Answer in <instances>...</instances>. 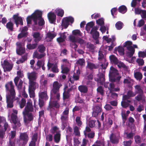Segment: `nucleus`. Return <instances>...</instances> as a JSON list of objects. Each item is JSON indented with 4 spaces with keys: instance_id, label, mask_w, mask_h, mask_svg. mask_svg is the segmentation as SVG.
<instances>
[{
    "instance_id": "nucleus-1",
    "label": "nucleus",
    "mask_w": 146,
    "mask_h": 146,
    "mask_svg": "<svg viewBox=\"0 0 146 146\" xmlns=\"http://www.w3.org/2000/svg\"><path fill=\"white\" fill-rule=\"evenodd\" d=\"M62 85L57 82H55L53 85V88L51 91L50 100V102L49 108L55 107L58 108L59 104L58 101L60 99V94L59 93V89Z\"/></svg>"
},
{
    "instance_id": "nucleus-2",
    "label": "nucleus",
    "mask_w": 146,
    "mask_h": 146,
    "mask_svg": "<svg viewBox=\"0 0 146 146\" xmlns=\"http://www.w3.org/2000/svg\"><path fill=\"white\" fill-rule=\"evenodd\" d=\"M42 12L39 10H36L31 16H28L27 18V22L28 24H31L32 21H33L35 25L38 24L39 26L43 25L44 21L42 17Z\"/></svg>"
},
{
    "instance_id": "nucleus-3",
    "label": "nucleus",
    "mask_w": 146,
    "mask_h": 146,
    "mask_svg": "<svg viewBox=\"0 0 146 146\" xmlns=\"http://www.w3.org/2000/svg\"><path fill=\"white\" fill-rule=\"evenodd\" d=\"M33 110L32 102L30 99H28L27 105L23 112L24 116V121L25 123L27 124L29 121L33 119V117L32 113L29 112H32Z\"/></svg>"
},
{
    "instance_id": "nucleus-4",
    "label": "nucleus",
    "mask_w": 146,
    "mask_h": 146,
    "mask_svg": "<svg viewBox=\"0 0 146 146\" xmlns=\"http://www.w3.org/2000/svg\"><path fill=\"white\" fill-rule=\"evenodd\" d=\"M6 90H9L10 95H6L7 102V106L9 108H12L13 105V103L15 100V92L13 86L12 85V82H10L8 83L5 85Z\"/></svg>"
},
{
    "instance_id": "nucleus-5",
    "label": "nucleus",
    "mask_w": 146,
    "mask_h": 146,
    "mask_svg": "<svg viewBox=\"0 0 146 146\" xmlns=\"http://www.w3.org/2000/svg\"><path fill=\"white\" fill-rule=\"evenodd\" d=\"M135 94H134L131 90H129L126 95H124L122 97V100L121 102V105L122 107L124 108L128 107L130 103H131V101L129 100L130 98L135 96Z\"/></svg>"
},
{
    "instance_id": "nucleus-6",
    "label": "nucleus",
    "mask_w": 146,
    "mask_h": 146,
    "mask_svg": "<svg viewBox=\"0 0 146 146\" xmlns=\"http://www.w3.org/2000/svg\"><path fill=\"white\" fill-rule=\"evenodd\" d=\"M109 76L110 81L112 82H119L121 78V76H119L118 70L113 66H111L110 68Z\"/></svg>"
},
{
    "instance_id": "nucleus-7",
    "label": "nucleus",
    "mask_w": 146,
    "mask_h": 146,
    "mask_svg": "<svg viewBox=\"0 0 146 146\" xmlns=\"http://www.w3.org/2000/svg\"><path fill=\"white\" fill-rule=\"evenodd\" d=\"M132 42L130 41H127L124 43L123 47H126L128 51L126 52L127 56L129 58L131 57L135 53V49L131 46Z\"/></svg>"
},
{
    "instance_id": "nucleus-8",
    "label": "nucleus",
    "mask_w": 146,
    "mask_h": 146,
    "mask_svg": "<svg viewBox=\"0 0 146 146\" xmlns=\"http://www.w3.org/2000/svg\"><path fill=\"white\" fill-rule=\"evenodd\" d=\"M135 90V94L138 95L135 97V99L138 102L145 100V97L144 95L143 90L139 85H136L134 87Z\"/></svg>"
},
{
    "instance_id": "nucleus-9",
    "label": "nucleus",
    "mask_w": 146,
    "mask_h": 146,
    "mask_svg": "<svg viewBox=\"0 0 146 146\" xmlns=\"http://www.w3.org/2000/svg\"><path fill=\"white\" fill-rule=\"evenodd\" d=\"M8 127L5 118L4 117L0 116V137L3 138L4 132Z\"/></svg>"
},
{
    "instance_id": "nucleus-10",
    "label": "nucleus",
    "mask_w": 146,
    "mask_h": 146,
    "mask_svg": "<svg viewBox=\"0 0 146 146\" xmlns=\"http://www.w3.org/2000/svg\"><path fill=\"white\" fill-rule=\"evenodd\" d=\"M74 21V19L72 17H68L63 18L62 21L61 26L62 29H66L70 24L72 23Z\"/></svg>"
},
{
    "instance_id": "nucleus-11",
    "label": "nucleus",
    "mask_w": 146,
    "mask_h": 146,
    "mask_svg": "<svg viewBox=\"0 0 146 146\" xmlns=\"http://www.w3.org/2000/svg\"><path fill=\"white\" fill-rule=\"evenodd\" d=\"M98 28L97 27H94L91 29L90 33L92 35L93 38L95 40V43L96 44H99L98 38L99 37V33L97 31Z\"/></svg>"
},
{
    "instance_id": "nucleus-12",
    "label": "nucleus",
    "mask_w": 146,
    "mask_h": 146,
    "mask_svg": "<svg viewBox=\"0 0 146 146\" xmlns=\"http://www.w3.org/2000/svg\"><path fill=\"white\" fill-rule=\"evenodd\" d=\"M17 111L15 110H13V113L11 115V122L13 123L16 127H19L21 126V123L18 121V118L17 115Z\"/></svg>"
},
{
    "instance_id": "nucleus-13",
    "label": "nucleus",
    "mask_w": 146,
    "mask_h": 146,
    "mask_svg": "<svg viewBox=\"0 0 146 146\" xmlns=\"http://www.w3.org/2000/svg\"><path fill=\"white\" fill-rule=\"evenodd\" d=\"M1 64L5 71H10L13 67V65L12 64L10 63L6 60H4L3 62L2 60L1 62Z\"/></svg>"
},
{
    "instance_id": "nucleus-14",
    "label": "nucleus",
    "mask_w": 146,
    "mask_h": 146,
    "mask_svg": "<svg viewBox=\"0 0 146 146\" xmlns=\"http://www.w3.org/2000/svg\"><path fill=\"white\" fill-rule=\"evenodd\" d=\"M63 64L61 66L62 69V72L63 73H67L69 71V67L70 64L66 59H63L62 60Z\"/></svg>"
},
{
    "instance_id": "nucleus-15",
    "label": "nucleus",
    "mask_w": 146,
    "mask_h": 146,
    "mask_svg": "<svg viewBox=\"0 0 146 146\" xmlns=\"http://www.w3.org/2000/svg\"><path fill=\"white\" fill-rule=\"evenodd\" d=\"M16 44V51L17 54L19 55H21L24 53L25 52L24 43L23 42H17Z\"/></svg>"
},
{
    "instance_id": "nucleus-16",
    "label": "nucleus",
    "mask_w": 146,
    "mask_h": 146,
    "mask_svg": "<svg viewBox=\"0 0 146 146\" xmlns=\"http://www.w3.org/2000/svg\"><path fill=\"white\" fill-rule=\"evenodd\" d=\"M16 135L15 131H12L11 133L9 134V143L5 146H15V140L14 139Z\"/></svg>"
},
{
    "instance_id": "nucleus-17",
    "label": "nucleus",
    "mask_w": 146,
    "mask_h": 146,
    "mask_svg": "<svg viewBox=\"0 0 146 146\" xmlns=\"http://www.w3.org/2000/svg\"><path fill=\"white\" fill-rule=\"evenodd\" d=\"M70 40L73 42H78L80 44H81L82 42V39L80 38H76V37L73 35H70L69 37ZM72 47L74 48H76L77 47V45L75 43H74L72 45L71 44Z\"/></svg>"
},
{
    "instance_id": "nucleus-18",
    "label": "nucleus",
    "mask_w": 146,
    "mask_h": 146,
    "mask_svg": "<svg viewBox=\"0 0 146 146\" xmlns=\"http://www.w3.org/2000/svg\"><path fill=\"white\" fill-rule=\"evenodd\" d=\"M68 112L69 109L67 108L63 111L61 116V119L62 122V125H63L64 126L62 127V129L63 130L64 129L65 127L64 123L68 118Z\"/></svg>"
},
{
    "instance_id": "nucleus-19",
    "label": "nucleus",
    "mask_w": 146,
    "mask_h": 146,
    "mask_svg": "<svg viewBox=\"0 0 146 146\" xmlns=\"http://www.w3.org/2000/svg\"><path fill=\"white\" fill-rule=\"evenodd\" d=\"M88 125L91 128L97 127L98 129H99L101 126V123L98 120H90L89 121Z\"/></svg>"
},
{
    "instance_id": "nucleus-20",
    "label": "nucleus",
    "mask_w": 146,
    "mask_h": 146,
    "mask_svg": "<svg viewBox=\"0 0 146 146\" xmlns=\"http://www.w3.org/2000/svg\"><path fill=\"white\" fill-rule=\"evenodd\" d=\"M44 60H39L37 61L34 70H38L41 68H42V70H44L45 69V67L44 66Z\"/></svg>"
},
{
    "instance_id": "nucleus-21",
    "label": "nucleus",
    "mask_w": 146,
    "mask_h": 146,
    "mask_svg": "<svg viewBox=\"0 0 146 146\" xmlns=\"http://www.w3.org/2000/svg\"><path fill=\"white\" fill-rule=\"evenodd\" d=\"M56 35L57 34L55 32L49 31L46 34L45 39L47 42L51 41Z\"/></svg>"
},
{
    "instance_id": "nucleus-22",
    "label": "nucleus",
    "mask_w": 146,
    "mask_h": 146,
    "mask_svg": "<svg viewBox=\"0 0 146 146\" xmlns=\"http://www.w3.org/2000/svg\"><path fill=\"white\" fill-rule=\"evenodd\" d=\"M13 19L14 20L15 22L17 27H18L19 24L21 25H23L22 18L20 17H19L18 14L14 15L13 17Z\"/></svg>"
},
{
    "instance_id": "nucleus-23",
    "label": "nucleus",
    "mask_w": 146,
    "mask_h": 146,
    "mask_svg": "<svg viewBox=\"0 0 146 146\" xmlns=\"http://www.w3.org/2000/svg\"><path fill=\"white\" fill-rule=\"evenodd\" d=\"M111 143L114 145L117 144L119 142V138L116 137L113 133L111 134L110 136Z\"/></svg>"
},
{
    "instance_id": "nucleus-24",
    "label": "nucleus",
    "mask_w": 146,
    "mask_h": 146,
    "mask_svg": "<svg viewBox=\"0 0 146 146\" xmlns=\"http://www.w3.org/2000/svg\"><path fill=\"white\" fill-rule=\"evenodd\" d=\"M33 36L34 38V41L36 42H39L43 37V35L40 33L35 32L33 33Z\"/></svg>"
},
{
    "instance_id": "nucleus-25",
    "label": "nucleus",
    "mask_w": 146,
    "mask_h": 146,
    "mask_svg": "<svg viewBox=\"0 0 146 146\" xmlns=\"http://www.w3.org/2000/svg\"><path fill=\"white\" fill-rule=\"evenodd\" d=\"M20 30L21 33L18 35V38L20 39L22 38L25 36L27 34L28 28L26 27H24L20 28Z\"/></svg>"
},
{
    "instance_id": "nucleus-26",
    "label": "nucleus",
    "mask_w": 146,
    "mask_h": 146,
    "mask_svg": "<svg viewBox=\"0 0 146 146\" xmlns=\"http://www.w3.org/2000/svg\"><path fill=\"white\" fill-rule=\"evenodd\" d=\"M47 17L50 22L52 23L55 22L56 16L52 11L49 13L47 15Z\"/></svg>"
},
{
    "instance_id": "nucleus-27",
    "label": "nucleus",
    "mask_w": 146,
    "mask_h": 146,
    "mask_svg": "<svg viewBox=\"0 0 146 146\" xmlns=\"http://www.w3.org/2000/svg\"><path fill=\"white\" fill-rule=\"evenodd\" d=\"M105 71L104 70L102 73H100L99 74V78H97L96 80L95 79V80L99 83L101 84H103L104 83L105 81Z\"/></svg>"
},
{
    "instance_id": "nucleus-28",
    "label": "nucleus",
    "mask_w": 146,
    "mask_h": 146,
    "mask_svg": "<svg viewBox=\"0 0 146 146\" xmlns=\"http://www.w3.org/2000/svg\"><path fill=\"white\" fill-rule=\"evenodd\" d=\"M27 76L29 82L35 81L37 78L36 74L34 72L28 73Z\"/></svg>"
},
{
    "instance_id": "nucleus-29",
    "label": "nucleus",
    "mask_w": 146,
    "mask_h": 146,
    "mask_svg": "<svg viewBox=\"0 0 146 146\" xmlns=\"http://www.w3.org/2000/svg\"><path fill=\"white\" fill-rule=\"evenodd\" d=\"M40 90L39 93V98L42 99L46 100L48 98L47 95L46 91L45 89H44V91L41 90V87L40 88Z\"/></svg>"
},
{
    "instance_id": "nucleus-30",
    "label": "nucleus",
    "mask_w": 146,
    "mask_h": 146,
    "mask_svg": "<svg viewBox=\"0 0 146 146\" xmlns=\"http://www.w3.org/2000/svg\"><path fill=\"white\" fill-rule=\"evenodd\" d=\"M38 84L35 81L29 82V89L35 90L36 88H38Z\"/></svg>"
},
{
    "instance_id": "nucleus-31",
    "label": "nucleus",
    "mask_w": 146,
    "mask_h": 146,
    "mask_svg": "<svg viewBox=\"0 0 146 146\" xmlns=\"http://www.w3.org/2000/svg\"><path fill=\"white\" fill-rule=\"evenodd\" d=\"M47 66L48 70H49L50 68H52V71L53 72H58L57 64H52L48 62L47 64Z\"/></svg>"
},
{
    "instance_id": "nucleus-32",
    "label": "nucleus",
    "mask_w": 146,
    "mask_h": 146,
    "mask_svg": "<svg viewBox=\"0 0 146 146\" xmlns=\"http://www.w3.org/2000/svg\"><path fill=\"white\" fill-rule=\"evenodd\" d=\"M19 138L21 140L23 141L24 144L26 143L28 140V136L26 133H20Z\"/></svg>"
},
{
    "instance_id": "nucleus-33",
    "label": "nucleus",
    "mask_w": 146,
    "mask_h": 146,
    "mask_svg": "<svg viewBox=\"0 0 146 146\" xmlns=\"http://www.w3.org/2000/svg\"><path fill=\"white\" fill-rule=\"evenodd\" d=\"M66 35H67L66 33H60V37L57 39V41L59 43L63 42L64 41L65 39L66 38Z\"/></svg>"
},
{
    "instance_id": "nucleus-34",
    "label": "nucleus",
    "mask_w": 146,
    "mask_h": 146,
    "mask_svg": "<svg viewBox=\"0 0 146 146\" xmlns=\"http://www.w3.org/2000/svg\"><path fill=\"white\" fill-rule=\"evenodd\" d=\"M109 58L111 63L115 65H116L118 64L119 60L115 55H110L109 56Z\"/></svg>"
},
{
    "instance_id": "nucleus-35",
    "label": "nucleus",
    "mask_w": 146,
    "mask_h": 146,
    "mask_svg": "<svg viewBox=\"0 0 146 146\" xmlns=\"http://www.w3.org/2000/svg\"><path fill=\"white\" fill-rule=\"evenodd\" d=\"M77 74H74L73 77L70 78L69 79L70 82L73 83L74 82V80H77L79 79V75L80 74L79 70H77L76 72Z\"/></svg>"
},
{
    "instance_id": "nucleus-36",
    "label": "nucleus",
    "mask_w": 146,
    "mask_h": 146,
    "mask_svg": "<svg viewBox=\"0 0 146 146\" xmlns=\"http://www.w3.org/2000/svg\"><path fill=\"white\" fill-rule=\"evenodd\" d=\"M19 80V78L18 77H16L14 79V82L15 85L16 86H17V87L19 89H20L22 86V84L23 83V82L21 80H20L19 83L17 85L18 83Z\"/></svg>"
},
{
    "instance_id": "nucleus-37",
    "label": "nucleus",
    "mask_w": 146,
    "mask_h": 146,
    "mask_svg": "<svg viewBox=\"0 0 146 146\" xmlns=\"http://www.w3.org/2000/svg\"><path fill=\"white\" fill-rule=\"evenodd\" d=\"M87 66L88 68L91 70L93 69H97L99 67V65L98 64H95L94 63L90 62H88Z\"/></svg>"
},
{
    "instance_id": "nucleus-38",
    "label": "nucleus",
    "mask_w": 146,
    "mask_h": 146,
    "mask_svg": "<svg viewBox=\"0 0 146 146\" xmlns=\"http://www.w3.org/2000/svg\"><path fill=\"white\" fill-rule=\"evenodd\" d=\"M55 13H56L57 16L62 17L64 14V11L59 8H56L55 10Z\"/></svg>"
},
{
    "instance_id": "nucleus-39",
    "label": "nucleus",
    "mask_w": 146,
    "mask_h": 146,
    "mask_svg": "<svg viewBox=\"0 0 146 146\" xmlns=\"http://www.w3.org/2000/svg\"><path fill=\"white\" fill-rule=\"evenodd\" d=\"M45 55V53L39 54L37 51H36L33 53V57L38 59H40L44 57Z\"/></svg>"
},
{
    "instance_id": "nucleus-40",
    "label": "nucleus",
    "mask_w": 146,
    "mask_h": 146,
    "mask_svg": "<svg viewBox=\"0 0 146 146\" xmlns=\"http://www.w3.org/2000/svg\"><path fill=\"white\" fill-rule=\"evenodd\" d=\"M96 46L90 42H88L86 45V48L88 50L92 52H94Z\"/></svg>"
},
{
    "instance_id": "nucleus-41",
    "label": "nucleus",
    "mask_w": 146,
    "mask_h": 146,
    "mask_svg": "<svg viewBox=\"0 0 146 146\" xmlns=\"http://www.w3.org/2000/svg\"><path fill=\"white\" fill-rule=\"evenodd\" d=\"M135 78L137 80L140 81L142 78L143 76L141 73L139 72H136L134 74Z\"/></svg>"
},
{
    "instance_id": "nucleus-42",
    "label": "nucleus",
    "mask_w": 146,
    "mask_h": 146,
    "mask_svg": "<svg viewBox=\"0 0 146 146\" xmlns=\"http://www.w3.org/2000/svg\"><path fill=\"white\" fill-rule=\"evenodd\" d=\"M117 65L119 68H124L125 70L128 71V67L126 66L123 63L121 62V61L119 60L118 64Z\"/></svg>"
},
{
    "instance_id": "nucleus-43",
    "label": "nucleus",
    "mask_w": 146,
    "mask_h": 146,
    "mask_svg": "<svg viewBox=\"0 0 146 146\" xmlns=\"http://www.w3.org/2000/svg\"><path fill=\"white\" fill-rule=\"evenodd\" d=\"M103 53L104 52H103V51L102 50L99 51L98 60L100 61H101L103 59H104V60L106 62V60L104 58Z\"/></svg>"
},
{
    "instance_id": "nucleus-44",
    "label": "nucleus",
    "mask_w": 146,
    "mask_h": 146,
    "mask_svg": "<svg viewBox=\"0 0 146 146\" xmlns=\"http://www.w3.org/2000/svg\"><path fill=\"white\" fill-rule=\"evenodd\" d=\"M119 12L122 13H125L127 11V8L124 5H122L119 7L118 9Z\"/></svg>"
},
{
    "instance_id": "nucleus-45",
    "label": "nucleus",
    "mask_w": 146,
    "mask_h": 146,
    "mask_svg": "<svg viewBox=\"0 0 146 146\" xmlns=\"http://www.w3.org/2000/svg\"><path fill=\"white\" fill-rule=\"evenodd\" d=\"M115 49L120 54L123 55L124 54V49L122 46H119L117 48H115Z\"/></svg>"
},
{
    "instance_id": "nucleus-46",
    "label": "nucleus",
    "mask_w": 146,
    "mask_h": 146,
    "mask_svg": "<svg viewBox=\"0 0 146 146\" xmlns=\"http://www.w3.org/2000/svg\"><path fill=\"white\" fill-rule=\"evenodd\" d=\"M60 133H56L54 136V139L55 142L56 143H58L60 141Z\"/></svg>"
},
{
    "instance_id": "nucleus-47",
    "label": "nucleus",
    "mask_w": 146,
    "mask_h": 146,
    "mask_svg": "<svg viewBox=\"0 0 146 146\" xmlns=\"http://www.w3.org/2000/svg\"><path fill=\"white\" fill-rule=\"evenodd\" d=\"M27 55L26 54L24 56H23L22 58L19 60H18L17 62V63L20 64L23 62L27 59Z\"/></svg>"
},
{
    "instance_id": "nucleus-48",
    "label": "nucleus",
    "mask_w": 146,
    "mask_h": 146,
    "mask_svg": "<svg viewBox=\"0 0 146 146\" xmlns=\"http://www.w3.org/2000/svg\"><path fill=\"white\" fill-rule=\"evenodd\" d=\"M96 23L100 26L104 25V19L102 18L99 19L96 21Z\"/></svg>"
},
{
    "instance_id": "nucleus-49",
    "label": "nucleus",
    "mask_w": 146,
    "mask_h": 146,
    "mask_svg": "<svg viewBox=\"0 0 146 146\" xmlns=\"http://www.w3.org/2000/svg\"><path fill=\"white\" fill-rule=\"evenodd\" d=\"M133 80L131 79L130 77L128 76L124 80L123 83L124 84H130L131 82H133Z\"/></svg>"
},
{
    "instance_id": "nucleus-50",
    "label": "nucleus",
    "mask_w": 146,
    "mask_h": 146,
    "mask_svg": "<svg viewBox=\"0 0 146 146\" xmlns=\"http://www.w3.org/2000/svg\"><path fill=\"white\" fill-rule=\"evenodd\" d=\"M123 25V23L121 21H119L117 22L115 24V26L117 30H120L121 29Z\"/></svg>"
},
{
    "instance_id": "nucleus-51",
    "label": "nucleus",
    "mask_w": 146,
    "mask_h": 146,
    "mask_svg": "<svg viewBox=\"0 0 146 146\" xmlns=\"http://www.w3.org/2000/svg\"><path fill=\"white\" fill-rule=\"evenodd\" d=\"M141 0H132L131 3V7L134 8L137 4L140 3Z\"/></svg>"
},
{
    "instance_id": "nucleus-52",
    "label": "nucleus",
    "mask_w": 146,
    "mask_h": 146,
    "mask_svg": "<svg viewBox=\"0 0 146 146\" xmlns=\"http://www.w3.org/2000/svg\"><path fill=\"white\" fill-rule=\"evenodd\" d=\"M73 35L76 36H81V33L80 31L78 30H75L72 32Z\"/></svg>"
},
{
    "instance_id": "nucleus-53",
    "label": "nucleus",
    "mask_w": 146,
    "mask_h": 146,
    "mask_svg": "<svg viewBox=\"0 0 146 146\" xmlns=\"http://www.w3.org/2000/svg\"><path fill=\"white\" fill-rule=\"evenodd\" d=\"M38 51L39 52L42 53H44V52L45 50V47L43 45H39L38 47Z\"/></svg>"
},
{
    "instance_id": "nucleus-54",
    "label": "nucleus",
    "mask_w": 146,
    "mask_h": 146,
    "mask_svg": "<svg viewBox=\"0 0 146 146\" xmlns=\"http://www.w3.org/2000/svg\"><path fill=\"white\" fill-rule=\"evenodd\" d=\"M50 132L52 133H60L58 128L56 127L55 126L52 128L50 130Z\"/></svg>"
},
{
    "instance_id": "nucleus-55",
    "label": "nucleus",
    "mask_w": 146,
    "mask_h": 146,
    "mask_svg": "<svg viewBox=\"0 0 146 146\" xmlns=\"http://www.w3.org/2000/svg\"><path fill=\"white\" fill-rule=\"evenodd\" d=\"M125 134L126 135L127 138L128 139H133L134 135V133H133L132 132H131L129 133H128L127 132H126L125 133Z\"/></svg>"
},
{
    "instance_id": "nucleus-56",
    "label": "nucleus",
    "mask_w": 146,
    "mask_h": 146,
    "mask_svg": "<svg viewBox=\"0 0 146 146\" xmlns=\"http://www.w3.org/2000/svg\"><path fill=\"white\" fill-rule=\"evenodd\" d=\"M85 138L87 137L89 138H93L95 136V133L94 132L89 133L86 134V135H84Z\"/></svg>"
},
{
    "instance_id": "nucleus-57",
    "label": "nucleus",
    "mask_w": 146,
    "mask_h": 146,
    "mask_svg": "<svg viewBox=\"0 0 146 146\" xmlns=\"http://www.w3.org/2000/svg\"><path fill=\"white\" fill-rule=\"evenodd\" d=\"M135 141L136 143L138 144L141 142V138L139 135H137L134 137Z\"/></svg>"
},
{
    "instance_id": "nucleus-58",
    "label": "nucleus",
    "mask_w": 146,
    "mask_h": 146,
    "mask_svg": "<svg viewBox=\"0 0 146 146\" xmlns=\"http://www.w3.org/2000/svg\"><path fill=\"white\" fill-rule=\"evenodd\" d=\"M132 143V142L131 140L128 141H124L123 142V145L124 146H131Z\"/></svg>"
},
{
    "instance_id": "nucleus-59",
    "label": "nucleus",
    "mask_w": 146,
    "mask_h": 146,
    "mask_svg": "<svg viewBox=\"0 0 146 146\" xmlns=\"http://www.w3.org/2000/svg\"><path fill=\"white\" fill-rule=\"evenodd\" d=\"M37 45L36 44H29L27 45V48L29 49H33L36 47Z\"/></svg>"
},
{
    "instance_id": "nucleus-60",
    "label": "nucleus",
    "mask_w": 146,
    "mask_h": 146,
    "mask_svg": "<svg viewBox=\"0 0 146 146\" xmlns=\"http://www.w3.org/2000/svg\"><path fill=\"white\" fill-rule=\"evenodd\" d=\"M97 92L99 93L101 95L103 96L104 94V90L101 86H100L97 89Z\"/></svg>"
},
{
    "instance_id": "nucleus-61",
    "label": "nucleus",
    "mask_w": 146,
    "mask_h": 146,
    "mask_svg": "<svg viewBox=\"0 0 146 146\" xmlns=\"http://www.w3.org/2000/svg\"><path fill=\"white\" fill-rule=\"evenodd\" d=\"M6 27L10 31H12L13 29V24L11 22H8L6 25Z\"/></svg>"
},
{
    "instance_id": "nucleus-62",
    "label": "nucleus",
    "mask_w": 146,
    "mask_h": 146,
    "mask_svg": "<svg viewBox=\"0 0 146 146\" xmlns=\"http://www.w3.org/2000/svg\"><path fill=\"white\" fill-rule=\"evenodd\" d=\"M26 103V101L25 100L23 99L22 98L21 100V102L20 104V107L21 108H23L24 106Z\"/></svg>"
},
{
    "instance_id": "nucleus-63",
    "label": "nucleus",
    "mask_w": 146,
    "mask_h": 146,
    "mask_svg": "<svg viewBox=\"0 0 146 146\" xmlns=\"http://www.w3.org/2000/svg\"><path fill=\"white\" fill-rule=\"evenodd\" d=\"M74 131L75 135L78 136L80 135V132L78 127L76 126L74 128Z\"/></svg>"
},
{
    "instance_id": "nucleus-64",
    "label": "nucleus",
    "mask_w": 146,
    "mask_h": 146,
    "mask_svg": "<svg viewBox=\"0 0 146 146\" xmlns=\"http://www.w3.org/2000/svg\"><path fill=\"white\" fill-rule=\"evenodd\" d=\"M141 15L142 18L145 19H146V11L143 10Z\"/></svg>"
}]
</instances>
